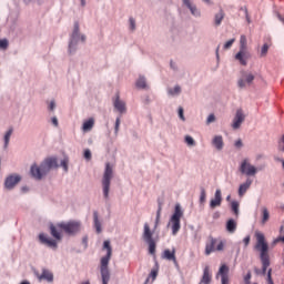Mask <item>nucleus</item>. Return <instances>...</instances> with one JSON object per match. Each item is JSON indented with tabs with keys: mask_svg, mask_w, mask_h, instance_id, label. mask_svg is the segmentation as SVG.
<instances>
[{
	"mask_svg": "<svg viewBox=\"0 0 284 284\" xmlns=\"http://www.w3.org/2000/svg\"><path fill=\"white\" fill-rule=\"evenodd\" d=\"M256 243L255 250L260 253V260L262 263V271L255 270V274L265 276L267 274V267H270V245L265 241V235L261 232L255 233Z\"/></svg>",
	"mask_w": 284,
	"mask_h": 284,
	"instance_id": "obj_1",
	"label": "nucleus"
},
{
	"mask_svg": "<svg viewBox=\"0 0 284 284\" xmlns=\"http://www.w3.org/2000/svg\"><path fill=\"white\" fill-rule=\"evenodd\" d=\"M59 230H61V232H65V234H69L70 236H74V234L81 232V222L69 221L58 223L57 225L51 224V236H53V239H57V241H61V233L59 232Z\"/></svg>",
	"mask_w": 284,
	"mask_h": 284,
	"instance_id": "obj_2",
	"label": "nucleus"
},
{
	"mask_svg": "<svg viewBox=\"0 0 284 284\" xmlns=\"http://www.w3.org/2000/svg\"><path fill=\"white\" fill-rule=\"evenodd\" d=\"M54 168H59V164L57 163L55 158H48L45 159L40 166H37V164H33L30 169V174L33 179L37 181H41L50 170H53Z\"/></svg>",
	"mask_w": 284,
	"mask_h": 284,
	"instance_id": "obj_3",
	"label": "nucleus"
},
{
	"mask_svg": "<svg viewBox=\"0 0 284 284\" xmlns=\"http://www.w3.org/2000/svg\"><path fill=\"white\" fill-rule=\"evenodd\" d=\"M103 250H106V255L101 258L100 272L102 276V284L110 283V270L108 265H110V258H112V246L110 245V241H104Z\"/></svg>",
	"mask_w": 284,
	"mask_h": 284,
	"instance_id": "obj_4",
	"label": "nucleus"
},
{
	"mask_svg": "<svg viewBox=\"0 0 284 284\" xmlns=\"http://www.w3.org/2000/svg\"><path fill=\"white\" fill-rule=\"evenodd\" d=\"M154 232L150 229V224L144 223L142 239L149 245V253L154 256L156 254V240H154Z\"/></svg>",
	"mask_w": 284,
	"mask_h": 284,
	"instance_id": "obj_5",
	"label": "nucleus"
},
{
	"mask_svg": "<svg viewBox=\"0 0 284 284\" xmlns=\"http://www.w3.org/2000/svg\"><path fill=\"white\" fill-rule=\"evenodd\" d=\"M112 176H114V171L110 163L105 164V170L102 178V187H103V195L104 199H109L110 196V183L112 181Z\"/></svg>",
	"mask_w": 284,
	"mask_h": 284,
	"instance_id": "obj_6",
	"label": "nucleus"
},
{
	"mask_svg": "<svg viewBox=\"0 0 284 284\" xmlns=\"http://www.w3.org/2000/svg\"><path fill=\"white\" fill-rule=\"evenodd\" d=\"M182 217H183V211L181 210V206L178 204V205H175L174 213L171 216L173 236H176V234H179V230H181V219Z\"/></svg>",
	"mask_w": 284,
	"mask_h": 284,
	"instance_id": "obj_7",
	"label": "nucleus"
},
{
	"mask_svg": "<svg viewBox=\"0 0 284 284\" xmlns=\"http://www.w3.org/2000/svg\"><path fill=\"white\" fill-rule=\"evenodd\" d=\"M217 240L210 236L209 242L205 245V254L206 256H210L212 252H223V248L225 247V244L223 242H219L216 246Z\"/></svg>",
	"mask_w": 284,
	"mask_h": 284,
	"instance_id": "obj_8",
	"label": "nucleus"
},
{
	"mask_svg": "<svg viewBox=\"0 0 284 284\" xmlns=\"http://www.w3.org/2000/svg\"><path fill=\"white\" fill-rule=\"evenodd\" d=\"M240 172L245 174L246 176H255L256 175V166L252 165L247 160H244L241 163Z\"/></svg>",
	"mask_w": 284,
	"mask_h": 284,
	"instance_id": "obj_9",
	"label": "nucleus"
},
{
	"mask_svg": "<svg viewBox=\"0 0 284 284\" xmlns=\"http://www.w3.org/2000/svg\"><path fill=\"white\" fill-rule=\"evenodd\" d=\"M254 81V74L251 72L242 71V77L237 81L239 88H245L246 85H251V83Z\"/></svg>",
	"mask_w": 284,
	"mask_h": 284,
	"instance_id": "obj_10",
	"label": "nucleus"
},
{
	"mask_svg": "<svg viewBox=\"0 0 284 284\" xmlns=\"http://www.w3.org/2000/svg\"><path fill=\"white\" fill-rule=\"evenodd\" d=\"M162 258L164 261H172V263L179 267V261L176 260V248H172V251L170 248L164 250L162 253Z\"/></svg>",
	"mask_w": 284,
	"mask_h": 284,
	"instance_id": "obj_11",
	"label": "nucleus"
},
{
	"mask_svg": "<svg viewBox=\"0 0 284 284\" xmlns=\"http://www.w3.org/2000/svg\"><path fill=\"white\" fill-rule=\"evenodd\" d=\"M230 267L225 264H223L216 275V278H219V276H221V282L222 284H230Z\"/></svg>",
	"mask_w": 284,
	"mask_h": 284,
	"instance_id": "obj_12",
	"label": "nucleus"
},
{
	"mask_svg": "<svg viewBox=\"0 0 284 284\" xmlns=\"http://www.w3.org/2000/svg\"><path fill=\"white\" fill-rule=\"evenodd\" d=\"M250 57L251 55L247 50L240 49V51L235 54V60L239 61L241 65H247Z\"/></svg>",
	"mask_w": 284,
	"mask_h": 284,
	"instance_id": "obj_13",
	"label": "nucleus"
},
{
	"mask_svg": "<svg viewBox=\"0 0 284 284\" xmlns=\"http://www.w3.org/2000/svg\"><path fill=\"white\" fill-rule=\"evenodd\" d=\"M243 121H245V114H243V110L239 109L233 119V123H232L233 130H239V128H241V124L243 123Z\"/></svg>",
	"mask_w": 284,
	"mask_h": 284,
	"instance_id": "obj_14",
	"label": "nucleus"
},
{
	"mask_svg": "<svg viewBox=\"0 0 284 284\" xmlns=\"http://www.w3.org/2000/svg\"><path fill=\"white\" fill-rule=\"evenodd\" d=\"M39 241L40 243H42L43 245H47L48 247H51L52 250H57V241L48 237L47 234L41 233L39 235Z\"/></svg>",
	"mask_w": 284,
	"mask_h": 284,
	"instance_id": "obj_15",
	"label": "nucleus"
},
{
	"mask_svg": "<svg viewBox=\"0 0 284 284\" xmlns=\"http://www.w3.org/2000/svg\"><path fill=\"white\" fill-rule=\"evenodd\" d=\"M21 181V176L19 175H10L6 179L4 186L7 190H12L17 183Z\"/></svg>",
	"mask_w": 284,
	"mask_h": 284,
	"instance_id": "obj_16",
	"label": "nucleus"
},
{
	"mask_svg": "<svg viewBox=\"0 0 284 284\" xmlns=\"http://www.w3.org/2000/svg\"><path fill=\"white\" fill-rule=\"evenodd\" d=\"M223 202V196L221 195V189H217L215 191L214 199L211 200L210 202V207L214 210V207L221 206V203Z\"/></svg>",
	"mask_w": 284,
	"mask_h": 284,
	"instance_id": "obj_17",
	"label": "nucleus"
},
{
	"mask_svg": "<svg viewBox=\"0 0 284 284\" xmlns=\"http://www.w3.org/2000/svg\"><path fill=\"white\" fill-rule=\"evenodd\" d=\"M77 39H79V22H74L71 41L69 43V52H72V45H74V42L77 41Z\"/></svg>",
	"mask_w": 284,
	"mask_h": 284,
	"instance_id": "obj_18",
	"label": "nucleus"
},
{
	"mask_svg": "<svg viewBox=\"0 0 284 284\" xmlns=\"http://www.w3.org/2000/svg\"><path fill=\"white\" fill-rule=\"evenodd\" d=\"M39 281H47L48 283H52L54 281V275L47 268L42 270V274L38 276Z\"/></svg>",
	"mask_w": 284,
	"mask_h": 284,
	"instance_id": "obj_19",
	"label": "nucleus"
},
{
	"mask_svg": "<svg viewBox=\"0 0 284 284\" xmlns=\"http://www.w3.org/2000/svg\"><path fill=\"white\" fill-rule=\"evenodd\" d=\"M252 186V179H246L245 183L241 184L239 187V196H244L245 192Z\"/></svg>",
	"mask_w": 284,
	"mask_h": 284,
	"instance_id": "obj_20",
	"label": "nucleus"
},
{
	"mask_svg": "<svg viewBox=\"0 0 284 284\" xmlns=\"http://www.w3.org/2000/svg\"><path fill=\"white\" fill-rule=\"evenodd\" d=\"M201 283L202 284H210V283H212V273H210V266H205L204 267Z\"/></svg>",
	"mask_w": 284,
	"mask_h": 284,
	"instance_id": "obj_21",
	"label": "nucleus"
},
{
	"mask_svg": "<svg viewBox=\"0 0 284 284\" xmlns=\"http://www.w3.org/2000/svg\"><path fill=\"white\" fill-rule=\"evenodd\" d=\"M184 6L189 8L193 17H201V12H199V9H196V6H193L191 0H183Z\"/></svg>",
	"mask_w": 284,
	"mask_h": 284,
	"instance_id": "obj_22",
	"label": "nucleus"
},
{
	"mask_svg": "<svg viewBox=\"0 0 284 284\" xmlns=\"http://www.w3.org/2000/svg\"><path fill=\"white\" fill-rule=\"evenodd\" d=\"M113 105H114L115 110H118V112H120V114L125 113V102L121 101L119 99V95H116V99H115Z\"/></svg>",
	"mask_w": 284,
	"mask_h": 284,
	"instance_id": "obj_23",
	"label": "nucleus"
},
{
	"mask_svg": "<svg viewBox=\"0 0 284 284\" xmlns=\"http://www.w3.org/2000/svg\"><path fill=\"white\" fill-rule=\"evenodd\" d=\"M212 144L214 145V148H216V150H223V136L222 135H215L213 138Z\"/></svg>",
	"mask_w": 284,
	"mask_h": 284,
	"instance_id": "obj_24",
	"label": "nucleus"
},
{
	"mask_svg": "<svg viewBox=\"0 0 284 284\" xmlns=\"http://www.w3.org/2000/svg\"><path fill=\"white\" fill-rule=\"evenodd\" d=\"M93 222H94V227L98 234H101L102 229H101V222L99 221V213L94 212L93 213Z\"/></svg>",
	"mask_w": 284,
	"mask_h": 284,
	"instance_id": "obj_25",
	"label": "nucleus"
},
{
	"mask_svg": "<svg viewBox=\"0 0 284 284\" xmlns=\"http://www.w3.org/2000/svg\"><path fill=\"white\" fill-rule=\"evenodd\" d=\"M92 128H94V118H91V119L87 120L83 123L82 130L84 132H90V130H92Z\"/></svg>",
	"mask_w": 284,
	"mask_h": 284,
	"instance_id": "obj_26",
	"label": "nucleus"
},
{
	"mask_svg": "<svg viewBox=\"0 0 284 284\" xmlns=\"http://www.w3.org/2000/svg\"><path fill=\"white\" fill-rule=\"evenodd\" d=\"M223 19H225V12L221 9L219 13L215 14V18H214L215 26H220Z\"/></svg>",
	"mask_w": 284,
	"mask_h": 284,
	"instance_id": "obj_27",
	"label": "nucleus"
},
{
	"mask_svg": "<svg viewBox=\"0 0 284 284\" xmlns=\"http://www.w3.org/2000/svg\"><path fill=\"white\" fill-rule=\"evenodd\" d=\"M226 230L231 234H234L236 232V222L234 220H229L226 223Z\"/></svg>",
	"mask_w": 284,
	"mask_h": 284,
	"instance_id": "obj_28",
	"label": "nucleus"
},
{
	"mask_svg": "<svg viewBox=\"0 0 284 284\" xmlns=\"http://www.w3.org/2000/svg\"><path fill=\"white\" fill-rule=\"evenodd\" d=\"M270 221V211L267 207L262 209V224L265 225Z\"/></svg>",
	"mask_w": 284,
	"mask_h": 284,
	"instance_id": "obj_29",
	"label": "nucleus"
},
{
	"mask_svg": "<svg viewBox=\"0 0 284 284\" xmlns=\"http://www.w3.org/2000/svg\"><path fill=\"white\" fill-rule=\"evenodd\" d=\"M136 88H140L141 90H145L148 88V82L145 81V78L140 77L135 83Z\"/></svg>",
	"mask_w": 284,
	"mask_h": 284,
	"instance_id": "obj_30",
	"label": "nucleus"
},
{
	"mask_svg": "<svg viewBox=\"0 0 284 284\" xmlns=\"http://www.w3.org/2000/svg\"><path fill=\"white\" fill-rule=\"evenodd\" d=\"M240 50H247V38L245 36L240 38Z\"/></svg>",
	"mask_w": 284,
	"mask_h": 284,
	"instance_id": "obj_31",
	"label": "nucleus"
},
{
	"mask_svg": "<svg viewBox=\"0 0 284 284\" xmlns=\"http://www.w3.org/2000/svg\"><path fill=\"white\" fill-rule=\"evenodd\" d=\"M163 207L161 206V204H159L158 211H156V219H155V225L154 227H159V223H161V212H162Z\"/></svg>",
	"mask_w": 284,
	"mask_h": 284,
	"instance_id": "obj_32",
	"label": "nucleus"
},
{
	"mask_svg": "<svg viewBox=\"0 0 284 284\" xmlns=\"http://www.w3.org/2000/svg\"><path fill=\"white\" fill-rule=\"evenodd\" d=\"M10 136H12V129H9L4 135V145L6 146L10 143Z\"/></svg>",
	"mask_w": 284,
	"mask_h": 284,
	"instance_id": "obj_33",
	"label": "nucleus"
},
{
	"mask_svg": "<svg viewBox=\"0 0 284 284\" xmlns=\"http://www.w3.org/2000/svg\"><path fill=\"white\" fill-rule=\"evenodd\" d=\"M232 211L234 212L235 216H239V202L233 201L231 203Z\"/></svg>",
	"mask_w": 284,
	"mask_h": 284,
	"instance_id": "obj_34",
	"label": "nucleus"
},
{
	"mask_svg": "<svg viewBox=\"0 0 284 284\" xmlns=\"http://www.w3.org/2000/svg\"><path fill=\"white\" fill-rule=\"evenodd\" d=\"M8 39H0V50H8Z\"/></svg>",
	"mask_w": 284,
	"mask_h": 284,
	"instance_id": "obj_35",
	"label": "nucleus"
},
{
	"mask_svg": "<svg viewBox=\"0 0 284 284\" xmlns=\"http://www.w3.org/2000/svg\"><path fill=\"white\" fill-rule=\"evenodd\" d=\"M185 143L189 144V145H196V142L194 141V138L193 136H190V135H186L185 136Z\"/></svg>",
	"mask_w": 284,
	"mask_h": 284,
	"instance_id": "obj_36",
	"label": "nucleus"
},
{
	"mask_svg": "<svg viewBox=\"0 0 284 284\" xmlns=\"http://www.w3.org/2000/svg\"><path fill=\"white\" fill-rule=\"evenodd\" d=\"M83 156L87 161H92V152L90 151V149L84 150Z\"/></svg>",
	"mask_w": 284,
	"mask_h": 284,
	"instance_id": "obj_37",
	"label": "nucleus"
},
{
	"mask_svg": "<svg viewBox=\"0 0 284 284\" xmlns=\"http://www.w3.org/2000/svg\"><path fill=\"white\" fill-rule=\"evenodd\" d=\"M169 93L174 95V94H181V87L176 85L174 89H170Z\"/></svg>",
	"mask_w": 284,
	"mask_h": 284,
	"instance_id": "obj_38",
	"label": "nucleus"
},
{
	"mask_svg": "<svg viewBox=\"0 0 284 284\" xmlns=\"http://www.w3.org/2000/svg\"><path fill=\"white\" fill-rule=\"evenodd\" d=\"M266 283L267 284H274V280H272V268H270L267 271V274H266Z\"/></svg>",
	"mask_w": 284,
	"mask_h": 284,
	"instance_id": "obj_39",
	"label": "nucleus"
},
{
	"mask_svg": "<svg viewBox=\"0 0 284 284\" xmlns=\"http://www.w3.org/2000/svg\"><path fill=\"white\" fill-rule=\"evenodd\" d=\"M68 163H70V160H68V158L61 161V168H63L64 172H68Z\"/></svg>",
	"mask_w": 284,
	"mask_h": 284,
	"instance_id": "obj_40",
	"label": "nucleus"
},
{
	"mask_svg": "<svg viewBox=\"0 0 284 284\" xmlns=\"http://www.w3.org/2000/svg\"><path fill=\"white\" fill-rule=\"evenodd\" d=\"M234 41H236V40L235 39H231L227 42H225L224 50H230V48H232V45H234Z\"/></svg>",
	"mask_w": 284,
	"mask_h": 284,
	"instance_id": "obj_41",
	"label": "nucleus"
},
{
	"mask_svg": "<svg viewBox=\"0 0 284 284\" xmlns=\"http://www.w3.org/2000/svg\"><path fill=\"white\" fill-rule=\"evenodd\" d=\"M267 50H270V45H267V43L263 44L261 50V57H265V54H267Z\"/></svg>",
	"mask_w": 284,
	"mask_h": 284,
	"instance_id": "obj_42",
	"label": "nucleus"
},
{
	"mask_svg": "<svg viewBox=\"0 0 284 284\" xmlns=\"http://www.w3.org/2000/svg\"><path fill=\"white\" fill-rule=\"evenodd\" d=\"M121 126V118H116L115 120V126H114V130H115V134H119V128Z\"/></svg>",
	"mask_w": 284,
	"mask_h": 284,
	"instance_id": "obj_43",
	"label": "nucleus"
},
{
	"mask_svg": "<svg viewBox=\"0 0 284 284\" xmlns=\"http://www.w3.org/2000/svg\"><path fill=\"white\" fill-rule=\"evenodd\" d=\"M252 281V273L248 272L245 276H244V284H250Z\"/></svg>",
	"mask_w": 284,
	"mask_h": 284,
	"instance_id": "obj_44",
	"label": "nucleus"
},
{
	"mask_svg": "<svg viewBox=\"0 0 284 284\" xmlns=\"http://www.w3.org/2000/svg\"><path fill=\"white\" fill-rule=\"evenodd\" d=\"M205 197H206L205 189H202L201 195H200V203H205Z\"/></svg>",
	"mask_w": 284,
	"mask_h": 284,
	"instance_id": "obj_45",
	"label": "nucleus"
},
{
	"mask_svg": "<svg viewBox=\"0 0 284 284\" xmlns=\"http://www.w3.org/2000/svg\"><path fill=\"white\" fill-rule=\"evenodd\" d=\"M129 21L131 30H136V21L134 20V18H130Z\"/></svg>",
	"mask_w": 284,
	"mask_h": 284,
	"instance_id": "obj_46",
	"label": "nucleus"
},
{
	"mask_svg": "<svg viewBox=\"0 0 284 284\" xmlns=\"http://www.w3.org/2000/svg\"><path fill=\"white\" fill-rule=\"evenodd\" d=\"M278 150H280V152H284V135L282 136V139L278 142Z\"/></svg>",
	"mask_w": 284,
	"mask_h": 284,
	"instance_id": "obj_47",
	"label": "nucleus"
},
{
	"mask_svg": "<svg viewBox=\"0 0 284 284\" xmlns=\"http://www.w3.org/2000/svg\"><path fill=\"white\" fill-rule=\"evenodd\" d=\"M216 121V118L214 116V114H210L209 116H207V120H206V123H214Z\"/></svg>",
	"mask_w": 284,
	"mask_h": 284,
	"instance_id": "obj_48",
	"label": "nucleus"
},
{
	"mask_svg": "<svg viewBox=\"0 0 284 284\" xmlns=\"http://www.w3.org/2000/svg\"><path fill=\"white\" fill-rule=\"evenodd\" d=\"M150 276H151L152 281H156V276H159V272L153 270V271H151Z\"/></svg>",
	"mask_w": 284,
	"mask_h": 284,
	"instance_id": "obj_49",
	"label": "nucleus"
},
{
	"mask_svg": "<svg viewBox=\"0 0 284 284\" xmlns=\"http://www.w3.org/2000/svg\"><path fill=\"white\" fill-rule=\"evenodd\" d=\"M179 116L182 121H185V116L183 115V108H179Z\"/></svg>",
	"mask_w": 284,
	"mask_h": 284,
	"instance_id": "obj_50",
	"label": "nucleus"
},
{
	"mask_svg": "<svg viewBox=\"0 0 284 284\" xmlns=\"http://www.w3.org/2000/svg\"><path fill=\"white\" fill-rule=\"evenodd\" d=\"M243 242H244L245 247H247V245H250V235L244 237Z\"/></svg>",
	"mask_w": 284,
	"mask_h": 284,
	"instance_id": "obj_51",
	"label": "nucleus"
},
{
	"mask_svg": "<svg viewBox=\"0 0 284 284\" xmlns=\"http://www.w3.org/2000/svg\"><path fill=\"white\" fill-rule=\"evenodd\" d=\"M235 148H243V141L237 140V141L235 142Z\"/></svg>",
	"mask_w": 284,
	"mask_h": 284,
	"instance_id": "obj_52",
	"label": "nucleus"
},
{
	"mask_svg": "<svg viewBox=\"0 0 284 284\" xmlns=\"http://www.w3.org/2000/svg\"><path fill=\"white\" fill-rule=\"evenodd\" d=\"M51 121L55 128L59 126V120L57 118H52Z\"/></svg>",
	"mask_w": 284,
	"mask_h": 284,
	"instance_id": "obj_53",
	"label": "nucleus"
},
{
	"mask_svg": "<svg viewBox=\"0 0 284 284\" xmlns=\"http://www.w3.org/2000/svg\"><path fill=\"white\" fill-rule=\"evenodd\" d=\"M54 108H55V103L54 101H51L49 105V110H54Z\"/></svg>",
	"mask_w": 284,
	"mask_h": 284,
	"instance_id": "obj_54",
	"label": "nucleus"
},
{
	"mask_svg": "<svg viewBox=\"0 0 284 284\" xmlns=\"http://www.w3.org/2000/svg\"><path fill=\"white\" fill-rule=\"evenodd\" d=\"M275 161H281V163H282V165H283V169H284V160L278 159V158H275Z\"/></svg>",
	"mask_w": 284,
	"mask_h": 284,
	"instance_id": "obj_55",
	"label": "nucleus"
},
{
	"mask_svg": "<svg viewBox=\"0 0 284 284\" xmlns=\"http://www.w3.org/2000/svg\"><path fill=\"white\" fill-rule=\"evenodd\" d=\"M22 192H28V187H22Z\"/></svg>",
	"mask_w": 284,
	"mask_h": 284,
	"instance_id": "obj_56",
	"label": "nucleus"
},
{
	"mask_svg": "<svg viewBox=\"0 0 284 284\" xmlns=\"http://www.w3.org/2000/svg\"><path fill=\"white\" fill-rule=\"evenodd\" d=\"M232 199V195H227L226 201H230Z\"/></svg>",
	"mask_w": 284,
	"mask_h": 284,
	"instance_id": "obj_57",
	"label": "nucleus"
},
{
	"mask_svg": "<svg viewBox=\"0 0 284 284\" xmlns=\"http://www.w3.org/2000/svg\"><path fill=\"white\" fill-rule=\"evenodd\" d=\"M281 241V237L274 241V244L278 243Z\"/></svg>",
	"mask_w": 284,
	"mask_h": 284,
	"instance_id": "obj_58",
	"label": "nucleus"
},
{
	"mask_svg": "<svg viewBox=\"0 0 284 284\" xmlns=\"http://www.w3.org/2000/svg\"><path fill=\"white\" fill-rule=\"evenodd\" d=\"M82 6H85V0H81Z\"/></svg>",
	"mask_w": 284,
	"mask_h": 284,
	"instance_id": "obj_59",
	"label": "nucleus"
},
{
	"mask_svg": "<svg viewBox=\"0 0 284 284\" xmlns=\"http://www.w3.org/2000/svg\"><path fill=\"white\" fill-rule=\"evenodd\" d=\"M81 40H82V41H85V36H82V37H81Z\"/></svg>",
	"mask_w": 284,
	"mask_h": 284,
	"instance_id": "obj_60",
	"label": "nucleus"
},
{
	"mask_svg": "<svg viewBox=\"0 0 284 284\" xmlns=\"http://www.w3.org/2000/svg\"><path fill=\"white\" fill-rule=\"evenodd\" d=\"M203 1H204V3H211L210 0H203Z\"/></svg>",
	"mask_w": 284,
	"mask_h": 284,
	"instance_id": "obj_61",
	"label": "nucleus"
},
{
	"mask_svg": "<svg viewBox=\"0 0 284 284\" xmlns=\"http://www.w3.org/2000/svg\"><path fill=\"white\" fill-rule=\"evenodd\" d=\"M258 159H263V155H257V160H258Z\"/></svg>",
	"mask_w": 284,
	"mask_h": 284,
	"instance_id": "obj_62",
	"label": "nucleus"
},
{
	"mask_svg": "<svg viewBox=\"0 0 284 284\" xmlns=\"http://www.w3.org/2000/svg\"><path fill=\"white\" fill-rule=\"evenodd\" d=\"M171 68H174V62H171Z\"/></svg>",
	"mask_w": 284,
	"mask_h": 284,
	"instance_id": "obj_63",
	"label": "nucleus"
},
{
	"mask_svg": "<svg viewBox=\"0 0 284 284\" xmlns=\"http://www.w3.org/2000/svg\"><path fill=\"white\" fill-rule=\"evenodd\" d=\"M216 54H219V48L216 49Z\"/></svg>",
	"mask_w": 284,
	"mask_h": 284,
	"instance_id": "obj_64",
	"label": "nucleus"
}]
</instances>
